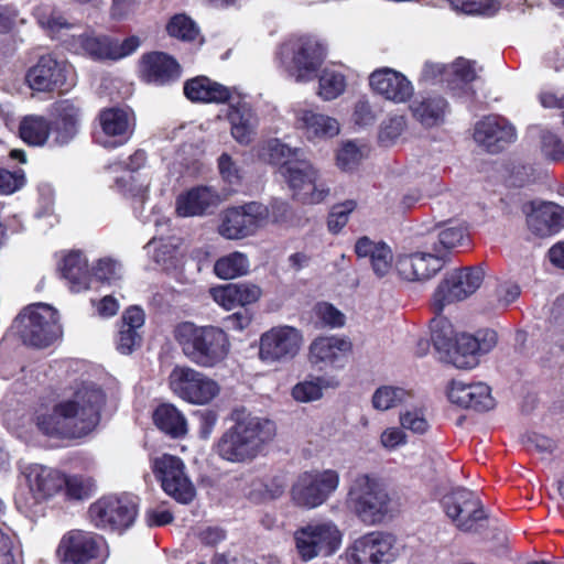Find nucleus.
I'll return each instance as SVG.
<instances>
[{
	"instance_id": "obj_1",
	"label": "nucleus",
	"mask_w": 564,
	"mask_h": 564,
	"mask_svg": "<svg viewBox=\"0 0 564 564\" xmlns=\"http://www.w3.org/2000/svg\"><path fill=\"white\" fill-rule=\"evenodd\" d=\"M106 402L104 391L95 386L78 389L73 399L56 403L52 409L35 412V425L45 436L59 440L83 438L100 422Z\"/></svg>"
},
{
	"instance_id": "obj_2",
	"label": "nucleus",
	"mask_w": 564,
	"mask_h": 564,
	"mask_svg": "<svg viewBox=\"0 0 564 564\" xmlns=\"http://www.w3.org/2000/svg\"><path fill=\"white\" fill-rule=\"evenodd\" d=\"M236 414V411L232 415ZM276 435L275 423L251 414L232 416V424L225 429L212 445L220 460L231 464L253 462Z\"/></svg>"
},
{
	"instance_id": "obj_3",
	"label": "nucleus",
	"mask_w": 564,
	"mask_h": 564,
	"mask_svg": "<svg viewBox=\"0 0 564 564\" xmlns=\"http://www.w3.org/2000/svg\"><path fill=\"white\" fill-rule=\"evenodd\" d=\"M173 337L183 355L202 368L218 366L230 351L229 336L218 326H198L185 321L174 327Z\"/></svg>"
},
{
	"instance_id": "obj_4",
	"label": "nucleus",
	"mask_w": 564,
	"mask_h": 564,
	"mask_svg": "<svg viewBox=\"0 0 564 564\" xmlns=\"http://www.w3.org/2000/svg\"><path fill=\"white\" fill-rule=\"evenodd\" d=\"M347 506L368 525L382 523L391 512V498L379 478L369 474L357 475L348 489Z\"/></svg>"
},
{
	"instance_id": "obj_5",
	"label": "nucleus",
	"mask_w": 564,
	"mask_h": 564,
	"mask_svg": "<svg viewBox=\"0 0 564 564\" xmlns=\"http://www.w3.org/2000/svg\"><path fill=\"white\" fill-rule=\"evenodd\" d=\"M139 508V498L130 492L106 494L90 503L87 516L96 529L121 535L134 525Z\"/></svg>"
},
{
	"instance_id": "obj_6",
	"label": "nucleus",
	"mask_w": 564,
	"mask_h": 564,
	"mask_svg": "<svg viewBox=\"0 0 564 564\" xmlns=\"http://www.w3.org/2000/svg\"><path fill=\"white\" fill-rule=\"evenodd\" d=\"M276 59L295 82L306 83L316 77L325 54L318 42L300 36L283 42L276 52Z\"/></svg>"
},
{
	"instance_id": "obj_7",
	"label": "nucleus",
	"mask_w": 564,
	"mask_h": 564,
	"mask_svg": "<svg viewBox=\"0 0 564 564\" xmlns=\"http://www.w3.org/2000/svg\"><path fill=\"white\" fill-rule=\"evenodd\" d=\"M339 481V474L335 469L302 471L291 486V500L299 508L315 509L330 498L337 490Z\"/></svg>"
},
{
	"instance_id": "obj_8",
	"label": "nucleus",
	"mask_w": 564,
	"mask_h": 564,
	"mask_svg": "<svg viewBox=\"0 0 564 564\" xmlns=\"http://www.w3.org/2000/svg\"><path fill=\"white\" fill-rule=\"evenodd\" d=\"M22 340L33 347L45 348L52 345L61 334L57 312L44 303L26 306L17 316Z\"/></svg>"
},
{
	"instance_id": "obj_9",
	"label": "nucleus",
	"mask_w": 564,
	"mask_h": 564,
	"mask_svg": "<svg viewBox=\"0 0 564 564\" xmlns=\"http://www.w3.org/2000/svg\"><path fill=\"white\" fill-rule=\"evenodd\" d=\"M167 386L174 395L197 405L208 404L220 392L217 381L186 365H176L171 370Z\"/></svg>"
},
{
	"instance_id": "obj_10",
	"label": "nucleus",
	"mask_w": 564,
	"mask_h": 564,
	"mask_svg": "<svg viewBox=\"0 0 564 564\" xmlns=\"http://www.w3.org/2000/svg\"><path fill=\"white\" fill-rule=\"evenodd\" d=\"M484 275L479 267H466L447 272L432 297L431 307L434 314H441L446 305L474 294L481 285Z\"/></svg>"
},
{
	"instance_id": "obj_11",
	"label": "nucleus",
	"mask_w": 564,
	"mask_h": 564,
	"mask_svg": "<svg viewBox=\"0 0 564 564\" xmlns=\"http://www.w3.org/2000/svg\"><path fill=\"white\" fill-rule=\"evenodd\" d=\"M296 550L303 561L333 555L341 544V532L333 522L308 523L294 533Z\"/></svg>"
},
{
	"instance_id": "obj_12",
	"label": "nucleus",
	"mask_w": 564,
	"mask_h": 564,
	"mask_svg": "<svg viewBox=\"0 0 564 564\" xmlns=\"http://www.w3.org/2000/svg\"><path fill=\"white\" fill-rule=\"evenodd\" d=\"M152 470L163 491L176 502L189 505L195 499L196 488L186 475L180 457L164 454L154 459Z\"/></svg>"
},
{
	"instance_id": "obj_13",
	"label": "nucleus",
	"mask_w": 564,
	"mask_h": 564,
	"mask_svg": "<svg viewBox=\"0 0 564 564\" xmlns=\"http://www.w3.org/2000/svg\"><path fill=\"white\" fill-rule=\"evenodd\" d=\"M446 516L463 532H477L488 516L479 497L466 488H456L442 499Z\"/></svg>"
},
{
	"instance_id": "obj_14",
	"label": "nucleus",
	"mask_w": 564,
	"mask_h": 564,
	"mask_svg": "<svg viewBox=\"0 0 564 564\" xmlns=\"http://www.w3.org/2000/svg\"><path fill=\"white\" fill-rule=\"evenodd\" d=\"M303 336L293 326H274L264 332L259 340V359L267 364H286L300 352Z\"/></svg>"
},
{
	"instance_id": "obj_15",
	"label": "nucleus",
	"mask_w": 564,
	"mask_h": 564,
	"mask_svg": "<svg viewBox=\"0 0 564 564\" xmlns=\"http://www.w3.org/2000/svg\"><path fill=\"white\" fill-rule=\"evenodd\" d=\"M84 111L76 99H58L48 108V127L52 148L70 144L79 133Z\"/></svg>"
},
{
	"instance_id": "obj_16",
	"label": "nucleus",
	"mask_w": 564,
	"mask_h": 564,
	"mask_svg": "<svg viewBox=\"0 0 564 564\" xmlns=\"http://www.w3.org/2000/svg\"><path fill=\"white\" fill-rule=\"evenodd\" d=\"M268 215L267 206L258 202L229 207L223 214L218 231L226 239H243L253 236L264 224Z\"/></svg>"
},
{
	"instance_id": "obj_17",
	"label": "nucleus",
	"mask_w": 564,
	"mask_h": 564,
	"mask_svg": "<svg viewBox=\"0 0 564 564\" xmlns=\"http://www.w3.org/2000/svg\"><path fill=\"white\" fill-rule=\"evenodd\" d=\"M104 538L94 532L72 530L62 538L57 553L63 564H101Z\"/></svg>"
},
{
	"instance_id": "obj_18",
	"label": "nucleus",
	"mask_w": 564,
	"mask_h": 564,
	"mask_svg": "<svg viewBox=\"0 0 564 564\" xmlns=\"http://www.w3.org/2000/svg\"><path fill=\"white\" fill-rule=\"evenodd\" d=\"M395 538L391 533L371 531L356 539L347 549L349 564H390L394 561Z\"/></svg>"
},
{
	"instance_id": "obj_19",
	"label": "nucleus",
	"mask_w": 564,
	"mask_h": 564,
	"mask_svg": "<svg viewBox=\"0 0 564 564\" xmlns=\"http://www.w3.org/2000/svg\"><path fill=\"white\" fill-rule=\"evenodd\" d=\"M70 65L58 59L54 54L41 55L37 62L25 74L28 86L40 93H53L67 85Z\"/></svg>"
},
{
	"instance_id": "obj_20",
	"label": "nucleus",
	"mask_w": 564,
	"mask_h": 564,
	"mask_svg": "<svg viewBox=\"0 0 564 564\" xmlns=\"http://www.w3.org/2000/svg\"><path fill=\"white\" fill-rule=\"evenodd\" d=\"M281 174L291 188L293 198L303 204H318L328 195V188L317 186V171L306 160L297 159L289 163Z\"/></svg>"
},
{
	"instance_id": "obj_21",
	"label": "nucleus",
	"mask_w": 564,
	"mask_h": 564,
	"mask_svg": "<svg viewBox=\"0 0 564 564\" xmlns=\"http://www.w3.org/2000/svg\"><path fill=\"white\" fill-rule=\"evenodd\" d=\"M138 74L142 83L155 87L171 86L182 76V66L177 59L161 51L142 54L138 64Z\"/></svg>"
},
{
	"instance_id": "obj_22",
	"label": "nucleus",
	"mask_w": 564,
	"mask_h": 564,
	"mask_svg": "<svg viewBox=\"0 0 564 564\" xmlns=\"http://www.w3.org/2000/svg\"><path fill=\"white\" fill-rule=\"evenodd\" d=\"M352 350L349 339L338 336H317L308 346L307 360L321 371L343 369Z\"/></svg>"
},
{
	"instance_id": "obj_23",
	"label": "nucleus",
	"mask_w": 564,
	"mask_h": 564,
	"mask_svg": "<svg viewBox=\"0 0 564 564\" xmlns=\"http://www.w3.org/2000/svg\"><path fill=\"white\" fill-rule=\"evenodd\" d=\"M97 119L102 134L107 138L102 141L104 147L115 149L130 140L134 130V116L129 108H102Z\"/></svg>"
},
{
	"instance_id": "obj_24",
	"label": "nucleus",
	"mask_w": 564,
	"mask_h": 564,
	"mask_svg": "<svg viewBox=\"0 0 564 564\" xmlns=\"http://www.w3.org/2000/svg\"><path fill=\"white\" fill-rule=\"evenodd\" d=\"M527 226L531 234L547 238L564 228V208L552 202H530L523 206Z\"/></svg>"
},
{
	"instance_id": "obj_25",
	"label": "nucleus",
	"mask_w": 564,
	"mask_h": 564,
	"mask_svg": "<svg viewBox=\"0 0 564 564\" xmlns=\"http://www.w3.org/2000/svg\"><path fill=\"white\" fill-rule=\"evenodd\" d=\"M474 139L487 152L497 154L516 141L517 132L503 117L487 116L476 123Z\"/></svg>"
},
{
	"instance_id": "obj_26",
	"label": "nucleus",
	"mask_w": 564,
	"mask_h": 564,
	"mask_svg": "<svg viewBox=\"0 0 564 564\" xmlns=\"http://www.w3.org/2000/svg\"><path fill=\"white\" fill-rule=\"evenodd\" d=\"M435 253L431 252H413L399 257L395 268L399 275L408 281H426L433 278L445 265V259L438 254V250L434 248Z\"/></svg>"
},
{
	"instance_id": "obj_27",
	"label": "nucleus",
	"mask_w": 564,
	"mask_h": 564,
	"mask_svg": "<svg viewBox=\"0 0 564 564\" xmlns=\"http://www.w3.org/2000/svg\"><path fill=\"white\" fill-rule=\"evenodd\" d=\"M26 484L35 502H46L65 486V474L43 465H31L25 474Z\"/></svg>"
},
{
	"instance_id": "obj_28",
	"label": "nucleus",
	"mask_w": 564,
	"mask_h": 564,
	"mask_svg": "<svg viewBox=\"0 0 564 564\" xmlns=\"http://www.w3.org/2000/svg\"><path fill=\"white\" fill-rule=\"evenodd\" d=\"M375 93L393 102H405L413 95V86L408 78L391 68L377 69L369 77Z\"/></svg>"
},
{
	"instance_id": "obj_29",
	"label": "nucleus",
	"mask_w": 564,
	"mask_h": 564,
	"mask_svg": "<svg viewBox=\"0 0 564 564\" xmlns=\"http://www.w3.org/2000/svg\"><path fill=\"white\" fill-rule=\"evenodd\" d=\"M447 397L452 403L475 411H488L494 406L490 388L482 382L465 383L452 380Z\"/></svg>"
},
{
	"instance_id": "obj_30",
	"label": "nucleus",
	"mask_w": 564,
	"mask_h": 564,
	"mask_svg": "<svg viewBox=\"0 0 564 564\" xmlns=\"http://www.w3.org/2000/svg\"><path fill=\"white\" fill-rule=\"evenodd\" d=\"M210 295L218 305L230 311L258 302L262 290L259 285L250 282H237L212 288Z\"/></svg>"
},
{
	"instance_id": "obj_31",
	"label": "nucleus",
	"mask_w": 564,
	"mask_h": 564,
	"mask_svg": "<svg viewBox=\"0 0 564 564\" xmlns=\"http://www.w3.org/2000/svg\"><path fill=\"white\" fill-rule=\"evenodd\" d=\"M184 96L193 104H227L231 89L208 76L198 75L184 82Z\"/></svg>"
},
{
	"instance_id": "obj_32",
	"label": "nucleus",
	"mask_w": 564,
	"mask_h": 564,
	"mask_svg": "<svg viewBox=\"0 0 564 564\" xmlns=\"http://www.w3.org/2000/svg\"><path fill=\"white\" fill-rule=\"evenodd\" d=\"M219 200V195L210 187L195 186L176 197L175 210L180 217L202 216Z\"/></svg>"
},
{
	"instance_id": "obj_33",
	"label": "nucleus",
	"mask_w": 564,
	"mask_h": 564,
	"mask_svg": "<svg viewBox=\"0 0 564 564\" xmlns=\"http://www.w3.org/2000/svg\"><path fill=\"white\" fill-rule=\"evenodd\" d=\"M144 321V312L139 306H129L123 312L116 339V347L119 352L129 355L141 346L142 336L138 329L143 326Z\"/></svg>"
},
{
	"instance_id": "obj_34",
	"label": "nucleus",
	"mask_w": 564,
	"mask_h": 564,
	"mask_svg": "<svg viewBox=\"0 0 564 564\" xmlns=\"http://www.w3.org/2000/svg\"><path fill=\"white\" fill-rule=\"evenodd\" d=\"M58 270L74 293L86 291L90 288L93 274L88 262L80 251H70L63 257Z\"/></svg>"
},
{
	"instance_id": "obj_35",
	"label": "nucleus",
	"mask_w": 564,
	"mask_h": 564,
	"mask_svg": "<svg viewBox=\"0 0 564 564\" xmlns=\"http://www.w3.org/2000/svg\"><path fill=\"white\" fill-rule=\"evenodd\" d=\"M154 425L172 438H181L187 434V421L184 414L172 403L159 404L153 413Z\"/></svg>"
},
{
	"instance_id": "obj_36",
	"label": "nucleus",
	"mask_w": 564,
	"mask_h": 564,
	"mask_svg": "<svg viewBox=\"0 0 564 564\" xmlns=\"http://www.w3.org/2000/svg\"><path fill=\"white\" fill-rule=\"evenodd\" d=\"M297 121L308 139L332 138L339 133V123L336 119L313 110H302Z\"/></svg>"
},
{
	"instance_id": "obj_37",
	"label": "nucleus",
	"mask_w": 564,
	"mask_h": 564,
	"mask_svg": "<svg viewBox=\"0 0 564 564\" xmlns=\"http://www.w3.org/2000/svg\"><path fill=\"white\" fill-rule=\"evenodd\" d=\"M474 335H457L447 362L459 369H471L478 365L479 346Z\"/></svg>"
},
{
	"instance_id": "obj_38",
	"label": "nucleus",
	"mask_w": 564,
	"mask_h": 564,
	"mask_svg": "<svg viewBox=\"0 0 564 564\" xmlns=\"http://www.w3.org/2000/svg\"><path fill=\"white\" fill-rule=\"evenodd\" d=\"M448 104L442 96H430L412 106L413 117L425 127H435L444 121Z\"/></svg>"
},
{
	"instance_id": "obj_39",
	"label": "nucleus",
	"mask_w": 564,
	"mask_h": 564,
	"mask_svg": "<svg viewBox=\"0 0 564 564\" xmlns=\"http://www.w3.org/2000/svg\"><path fill=\"white\" fill-rule=\"evenodd\" d=\"M477 79L475 69V62L464 57H457L448 66V77H446V85L453 93L464 91L475 95V90L469 85Z\"/></svg>"
},
{
	"instance_id": "obj_40",
	"label": "nucleus",
	"mask_w": 564,
	"mask_h": 564,
	"mask_svg": "<svg viewBox=\"0 0 564 564\" xmlns=\"http://www.w3.org/2000/svg\"><path fill=\"white\" fill-rule=\"evenodd\" d=\"M457 334L451 321L441 314H435L431 319V340L440 358L447 362L449 354L453 350Z\"/></svg>"
},
{
	"instance_id": "obj_41",
	"label": "nucleus",
	"mask_w": 564,
	"mask_h": 564,
	"mask_svg": "<svg viewBox=\"0 0 564 564\" xmlns=\"http://www.w3.org/2000/svg\"><path fill=\"white\" fill-rule=\"evenodd\" d=\"M19 135L29 145L51 147L50 127L47 117L29 115L22 118L19 124Z\"/></svg>"
},
{
	"instance_id": "obj_42",
	"label": "nucleus",
	"mask_w": 564,
	"mask_h": 564,
	"mask_svg": "<svg viewBox=\"0 0 564 564\" xmlns=\"http://www.w3.org/2000/svg\"><path fill=\"white\" fill-rule=\"evenodd\" d=\"M300 153V149H291L279 139H271L260 148L259 156L269 164L279 165L282 172L289 163L299 159Z\"/></svg>"
},
{
	"instance_id": "obj_43",
	"label": "nucleus",
	"mask_w": 564,
	"mask_h": 564,
	"mask_svg": "<svg viewBox=\"0 0 564 564\" xmlns=\"http://www.w3.org/2000/svg\"><path fill=\"white\" fill-rule=\"evenodd\" d=\"M79 48L94 61H112V36L89 33L76 37Z\"/></svg>"
},
{
	"instance_id": "obj_44",
	"label": "nucleus",
	"mask_w": 564,
	"mask_h": 564,
	"mask_svg": "<svg viewBox=\"0 0 564 564\" xmlns=\"http://www.w3.org/2000/svg\"><path fill=\"white\" fill-rule=\"evenodd\" d=\"M248 257L239 251H234L220 257L214 264V273L224 280H231L245 275L249 271Z\"/></svg>"
},
{
	"instance_id": "obj_45",
	"label": "nucleus",
	"mask_w": 564,
	"mask_h": 564,
	"mask_svg": "<svg viewBox=\"0 0 564 564\" xmlns=\"http://www.w3.org/2000/svg\"><path fill=\"white\" fill-rule=\"evenodd\" d=\"M96 490V481L93 477L83 475L67 476L65 474V486H63L65 499L79 501L88 499Z\"/></svg>"
},
{
	"instance_id": "obj_46",
	"label": "nucleus",
	"mask_w": 564,
	"mask_h": 564,
	"mask_svg": "<svg viewBox=\"0 0 564 564\" xmlns=\"http://www.w3.org/2000/svg\"><path fill=\"white\" fill-rule=\"evenodd\" d=\"M337 386V381L330 382L322 377H316L313 380L297 382L292 388V397L299 402H312L319 400L323 397V388Z\"/></svg>"
},
{
	"instance_id": "obj_47",
	"label": "nucleus",
	"mask_w": 564,
	"mask_h": 564,
	"mask_svg": "<svg viewBox=\"0 0 564 564\" xmlns=\"http://www.w3.org/2000/svg\"><path fill=\"white\" fill-rule=\"evenodd\" d=\"M409 395V391L403 388L381 386L372 395V406L376 410L387 411L403 403Z\"/></svg>"
},
{
	"instance_id": "obj_48",
	"label": "nucleus",
	"mask_w": 564,
	"mask_h": 564,
	"mask_svg": "<svg viewBox=\"0 0 564 564\" xmlns=\"http://www.w3.org/2000/svg\"><path fill=\"white\" fill-rule=\"evenodd\" d=\"M166 32L171 37L192 42L198 35L196 23L185 13L174 14L166 23Z\"/></svg>"
},
{
	"instance_id": "obj_49",
	"label": "nucleus",
	"mask_w": 564,
	"mask_h": 564,
	"mask_svg": "<svg viewBox=\"0 0 564 564\" xmlns=\"http://www.w3.org/2000/svg\"><path fill=\"white\" fill-rule=\"evenodd\" d=\"M318 95L324 100H333L344 93L346 78L338 72L324 69L318 78Z\"/></svg>"
},
{
	"instance_id": "obj_50",
	"label": "nucleus",
	"mask_w": 564,
	"mask_h": 564,
	"mask_svg": "<svg viewBox=\"0 0 564 564\" xmlns=\"http://www.w3.org/2000/svg\"><path fill=\"white\" fill-rule=\"evenodd\" d=\"M356 207L357 203L352 199H347L344 203L334 205L327 218L329 231L338 234L347 225L349 215Z\"/></svg>"
},
{
	"instance_id": "obj_51",
	"label": "nucleus",
	"mask_w": 564,
	"mask_h": 564,
	"mask_svg": "<svg viewBox=\"0 0 564 564\" xmlns=\"http://www.w3.org/2000/svg\"><path fill=\"white\" fill-rule=\"evenodd\" d=\"M39 23L52 33H58L63 29H70L73 24L63 13L54 8H41L37 12Z\"/></svg>"
},
{
	"instance_id": "obj_52",
	"label": "nucleus",
	"mask_w": 564,
	"mask_h": 564,
	"mask_svg": "<svg viewBox=\"0 0 564 564\" xmlns=\"http://www.w3.org/2000/svg\"><path fill=\"white\" fill-rule=\"evenodd\" d=\"M373 273L378 278L386 276L392 269L393 254L391 248L380 241L379 248L369 258Z\"/></svg>"
},
{
	"instance_id": "obj_53",
	"label": "nucleus",
	"mask_w": 564,
	"mask_h": 564,
	"mask_svg": "<svg viewBox=\"0 0 564 564\" xmlns=\"http://www.w3.org/2000/svg\"><path fill=\"white\" fill-rule=\"evenodd\" d=\"M405 128V119L402 116H394L383 121L379 131V142L382 145H390L402 134Z\"/></svg>"
},
{
	"instance_id": "obj_54",
	"label": "nucleus",
	"mask_w": 564,
	"mask_h": 564,
	"mask_svg": "<svg viewBox=\"0 0 564 564\" xmlns=\"http://www.w3.org/2000/svg\"><path fill=\"white\" fill-rule=\"evenodd\" d=\"M197 420V434L200 440L207 441L210 438L218 419V411L215 409H202L194 412Z\"/></svg>"
},
{
	"instance_id": "obj_55",
	"label": "nucleus",
	"mask_w": 564,
	"mask_h": 564,
	"mask_svg": "<svg viewBox=\"0 0 564 564\" xmlns=\"http://www.w3.org/2000/svg\"><path fill=\"white\" fill-rule=\"evenodd\" d=\"M25 184V174L22 170L9 171L0 169V194L10 195Z\"/></svg>"
},
{
	"instance_id": "obj_56",
	"label": "nucleus",
	"mask_w": 564,
	"mask_h": 564,
	"mask_svg": "<svg viewBox=\"0 0 564 564\" xmlns=\"http://www.w3.org/2000/svg\"><path fill=\"white\" fill-rule=\"evenodd\" d=\"M316 315L326 326L332 328L345 325V315L330 303H318L316 305Z\"/></svg>"
},
{
	"instance_id": "obj_57",
	"label": "nucleus",
	"mask_w": 564,
	"mask_h": 564,
	"mask_svg": "<svg viewBox=\"0 0 564 564\" xmlns=\"http://www.w3.org/2000/svg\"><path fill=\"white\" fill-rule=\"evenodd\" d=\"M361 159L360 150L352 142H347L336 155L337 165L343 171L354 170Z\"/></svg>"
},
{
	"instance_id": "obj_58",
	"label": "nucleus",
	"mask_w": 564,
	"mask_h": 564,
	"mask_svg": "<svg viewBox=\"0 0 564 564\" xmlns=\"http://www.w3.org/2000/svg\"><path fill=\"white\" fill-rule=\"evenodd\" d=\"M218 170L224 181L231 185H238L241 182L240 170L228 153H223L218 158Z\"/></svg>"
},
{
	"instance_id": "obj_59",
	"label": "nucleus",
	"mask_w": 564,
	"mask_h": 564,
	"mask_svg": "<svg viewBox=\"0 0 564 564\" xmlns=\"http://www.w3.org/2000/svg\"><path fill=\"white\" fill-rule=\"evenodd\" d=\"M466 239V229L463 227H447L438 234V242L446 250L463 246Z\"/></svg>"
},
{
	"instance_id": "obj_60",
	"label": "nucleus",
	"mask_w": 564,
	"mask_h": 564,
	"mask_svg": "<svg viewBox=\"0 0 564 564\" xmlns=\"http://www.w3.org/2000/svg\"><path fill=\"white\" fill-rule=\"evenodd\" d=\"M141 45V40L137 35H130L122 42L112 37V61H119L132 55Z\"/></svg>"
},
{
	"instance_id": "obj_61",
	"label": "nucleus",
	"mask_w": 564,
	"mask_h": 564,
	"mask_svg": "<svg viewBox=\"0 0 564 564\" xmlns=\"http://www.w3.org/2000/svg\"><path fill=\"white\" fill-rule=\"evenodd\" d=\"M400 423L403 429L413 433L423 434L429 429V423L421 411H406L400 415Z\"/></svg>"
},
{
	"instance_id": "obj_62",
	"label": "nucleus",
	"mask_w": 564,
	"mask_h": 564,
	"mask_svg": "<svg viewBox=\"0 0 564 564\" xmlns=\"http://www.w3.org/2000/svg\"><path fill=\"white\" fill-rule=\"evenodd\" d=\"M542 151L552 161L564 160V143L553 133L542 135Z\"/></svg>"
},
{
	"instance_id": "obj_63",
	"label": "nucleus",
	"mask_w": 564,
	"mask_h": 564,
	"mask_svg": "<svg viewBox=\"0 0 564 564\" xmlns=\"http://www.w3.org/2000/svg\"><path fill=\"white\" fill-rule=\"evenodd\" d=\"M139 8L138 0H112L110 17L115 21H124L131 18Z\"/></svg>"
},
{
	"instance_id": "obj_64",
	"label": "nucleus",
	"mask_w": 564,
	"mask_h": 564,
	"mask_svg": "<svg viewBox=\"0 0 564 564\" xmlns=\"http://www.w3.org/2000/svg\"><path fill=\"white\" fill-rule=\"evenodd\" d=\"M352 118L354 122L359 127H367L375 123L376 115L367 99L362 98L356 102Z\"/></svg>"
}]
</instances>
